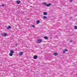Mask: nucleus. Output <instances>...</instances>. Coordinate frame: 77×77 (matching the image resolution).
<instances>
[{
    "label": "nucleus",
    "instance_id": "9d476101",
    "mask_svg": "<svg viewBox=\"0 0 77 77\" xmlns=\"http://www.w3.org/2000/svg\"><path fill=\"white\" fill-rule=\"evenodd\" d=\"M66 51H68V50H67V49L63 51V53H65V52H66Z\"/></svg>",
    "mask_w": 77,
    "mask_h": 77
},
{
    "label": "nucleus",
    "instance_id": "dca6fc26",
    "mask_svg": "<svg viewBox=\"0 0 77 77\" xmlns=\"http://www.w3.org/2000/svg\"><path fill=\"white\" fill-rule=\"evenodd\" d=\"M75 29H77V26H74Z\"/></svg>",
    "mask_w": 77,
    "mask_h": 77
},
{
    "label": "nucleus",
    "instance_id": "7ed1b4c3",
    "mask_svg": "<svg viewBox=\"0 0 77 77\" xmlns=\"http://www.w3.org/2000/svg\"><path fill=\"white\" fill-rule=\"evenodd\" d=\"M1 35L2 36H5V37H6V36H7V33H2Z\"/></svg>",
    "mask_w": 77,
    "mask_h": 77
},
{
    "label": "nucleus",
    "instance_id": "aec40b11",
    "mask_svg": "<svg viewBox=\"0 0 77 77\" xmlns=\"http://www.w3.org/2000/svg\"><path fill=\"white\" fill-rule=\"evenodd\" d=\"M1 6H5V5H3V4H2L1 5Z\"/></svg>",
    "mask_w": 77,
    "mask_h": 77
},
{
    "label": "nucleus",
    "instance_id": "6e6552de",
    "mask_svg": "<svg viewBox=\"0 0 77 77\" xmlns=\"http://www.w3.org/2000/svg\"><path fill=\"white\" fill-rule=\"evenodd\" d=\"M47 12H44L43 13V14L44 15H47Z\"/></svg>",
    "mask_w": 77,
    "mask_h": 77
},
{
    "label": "nucleus",
    "instance_id": "f8f14e48",
    "mask_svg": "<svg viewBox=\"0 0 77 77\" xmlns=\"http://www.w3.org/2000/svg\"><path fill=\"white\" fill-rule=\"evenodd\" d=\"M9 55L10 56H13V54H12V53H10L9 54Z\"/></svg>",
    "mask_w": 77,
    "mask_h": 77
},
{
    "label": "nucleus",
    "instance_id": "9b49d317",
    "mask_svg": "<svg viewBox=\"0 0 77 77\" xmlns=\"http://www.w3.org/2000/svg\"><path fill=\"white\" fill-rule=\"evenodd\" d=\"M14 51H13V50H10V53H14Z\"/></svg>",
    "mask_w": 77,
    "mask_h": 77
},
{
    "label": "nucleus",
    "instance_id": "0eeeda50",
    "mask_svg": "<svg viewBox=\"0 0 77 77\" xmlns=\"http://www.w3.org/2000/svg\"><path fill=\"white\" fill-rule=\"evenodd\" d=\"M20 3H21V2L20 1H17L16 2V3H17V4H20Z\"/></svg>",
    "mask_w": 77,
    "mask_h": 77
},
{
    "label": "nucleus",
    "instance_id": "2eb2a0df",
    "mask_svg": "<svg viewBox=\"0 0 77 77\" xmlns=\"http://www.w3.org/2000/svg\"><path fill=\"white\" fill-rule=\"evenodd\" d=\"M54 55L55 56H57V53H55L54 54Z\"/></svg>",
    "mask_w": 77,
    "mask_h": 77
},
{
    "label": "nucleus",
    "instance_id": "39448f33",
    "mask_svg": "<svg viewBox=\"0 0 77 77\" xmlns=\"http://www.w3.org/2000/svg\"><path fill=\"white\" fill-rule=\"evenodd\" d=\"M6 28V29H11V26H8Z\"/></svg>",
    "mask_w": 77,
    "mask_h": 77
},
{
    "label": "nucleus",
    "instance_id": "f3484780",
    "mask_svg": "<svg viewBox=\"0 0 77 77\" xmlns=\"http://www.w3.org/2000/svg\"><path fill=\"white\" fill-rule=\"evenodd\" d=\"M73 41L72 40H70V42H72Z\"/></svg>",
    "mask_w": 77,
    "mask_h": 77
},
{
    "label": "nucleus",
    "instance_id": "6ab92c4d",
    "mask_svg": "<svg viewBox=\"0 0 77 77\" xmlns=\"http://www.w3.org/2000/svg\"><path fill=\"white\" fill-rule=\"evenodd\" d=\"M70 2H72V0H70Z\"/></svg>",
    "mask_w": 77,
    "mask_h": 77
},
{
    "label": "nucleus",
    "instance_id": "f257e3e1",
    "mask_svg": "<svg viewBox=\"0 0 77 77\" xmlns=\"http://www.w3.org/2000/svg\"><path fill=\"white\" fill-rule=\"evenodd\" d=\"M43 4H44V5L46 6H47L48 7H49V6H50L51 5H52L50 3L47 4L46 3H43Z\"/></svg>",
    "mask_w": 77,
    "mask_h": 77
},
{
    "label": "nucleus",
    "instance_id": "4468645a",
    "mask_svg": "<svg viewBox=\"0 0 77 77\" xmlns=\"http://www.w3.org/2000/svg\"><path fill=\"white\" fill-rule=\"evenodd\" d=\"M40 23V21H39V20H38L37 21V24H39Z\"/></svg>",
    "mask_w": 77,
    "mask_h": 77
},
{
    "label": "nucleus",
    "instance_id": "412c9836",
    "mask_svg": "<svg viewBox=\"0 0 77 77\" xmlns=\"http://www.w3.org/2000/svg\"><path fill=\"white\" fill-rule=\"evenodd\" d=\"M1 7V5H0V8Z\"/></svg>",
    "mask_w": 77,
    "mask_h": 77
},
{
    "label": "nucleus",
    "instance_id": "423d86ee",
    "mask_svg": "<svg viewBox=\"0 0 77 77\" xmlns=\"http://www.w3.org/2000/svg\"><path fill=\"white\" fill-rule=\"evenodd\" d=\"M23 52H20L19 53V54L20 56H22V55H23Z\"/></svg>",
    "mask_w": 77,
    "mask_h": 77
},
{
    "label": "nucleus",
    "instance_id": "1a4fd4ad",
    "mask_svg": "<svg viewBox=\"0 0 77 77\" xmlns=\"http://www.w3.org/2000/svg\"><path fill=\"white\" fill-rule=\"evenodd\" d=\"M44 38L45 39H47L48 38L47 36H45L44 37Z\"/></svg>",
    "mask_w": 77,
    "mask_h": 77
},
{
    "label": "nucleus",
    "instance_id": "20e7f679",
    "mask_svg": "<svg viewBox=\"0 0 77 77\" xmlns=\"http://www.w3.org/2000/svg\"><path fill=\"white\" fill-rule=\"evenodd\" d=\"M33 58L34 59H36L38 58V56L36 55H35L33 57Z\"/></svg>",
    "mask_w": 77,
    "mask_h": 77
},
{
    "label": "nucleus",
    "instance_id": "f03ea898",
    "mask_svg": "<svg viewBox=\"0 0 77 77\" xmlns=\"http://www.w3.org/2000/svg\"><path fill=\"white\" fill-rule=\"evenodd\" d=\"M42 42V41L41 40V39H37V43H41Z\"/></svg>",
    "mask_w": 77,
    "mask_h": 77
},
{
    "label": "nucleus",
    "instance_id": "ddd939ff",
    "mask_svg": "<svg viewBox=\"0 0 77 77\" xmlns=\"http://www.w3.org/2000/svg\"><path fill=\"white\" fill-rule=\"evenodd\" d=\"M47 18V17L45 16H44L43 18V19H45V18Z\"/></svg>",
    "mask_w": 77,
    "mask_h": 77
},
{
    "label": "nucleus",
    "instance_id": "a211bd4d",
    "mask_svg": "<svg viewBox=\"0 0 77 77\" xmlns=\"http://www.w3.org/2000/svg\"><path fill=\"white\" fill-rule=\"evenodd\" d=\"M32 27H35V25H32Z\"/></svg>",
    "mask_w": 77,
    "mask_h": 77
}]
</instances>
